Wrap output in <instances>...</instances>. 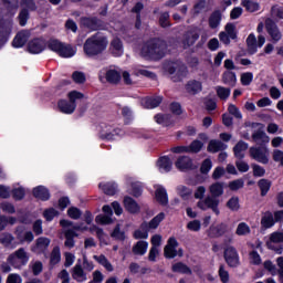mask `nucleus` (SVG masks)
Instances as JSON below:
<instances>
[{
  "label": "nucleus",
  "mask_w": 283,
  "mask_h": 283,
  "mask_svg": "<svg viewBox=\"0 0 283 283\" xmlns=\"http://www.w3.org/2000/svg\"><path fill=\"white\" fill-rule=\"evenodd\" d=\"M167 44L159 39H153L144 43L140 55L144 59H151L153 61H160L165 56Z\"/></svg>",
  "instance_id": "f257e3e1"
},
{
  "label": "nucleus",
  "mask_w": 283,
  "mask_h": 283,
  "mask_svg": "<svg viewBox=\"0 0 283 283\" xmlns=\"http://www.w3.org/2000/svg\"><path fill=\"white\" fill-rule=\"evenodd\" d=\"M107 38L102 35L101 33H96L91 38L86 39L84 43V54L88 57L98 56V54H103L107 50L108 45Z\"/></svg>",
  "instance_id": "f03ea898"
},
{
  "label": "nucleus",
  "mask_w": 283,
  "mask_h": 283,
  "mask_svg": "<svg viewBox=\"0 0 283 283\" xmlns=\"http://www.w3.org/2000/svg\"><path fill=\"white\" fill-rule=\"evenodd\" d=\"M60 224H61V227H63V229H66L64 231V235H65L64 245L67 249H74V244H75L74 238L78 237L76 231H87V227L81 226V224L73 226L72 221H70V220H61ZM70 227H72V229Z\"/></svg>",
  "instance_id": "7ed1b4c3"
},
{
  "label": "nucleus",
  "mask_w": 283,
  "mask_h": 283,
  "mask_svg": "<svg viewBox=\"0 0 283 283\" xmlns=\"http://www.w3.org/2000/svg\"><path fill=\"white\" fill-rule=\"evenodd\" d=\"M49 49L62 59H72V56L76 55V48L59 42L57 40H51L49 42Z\"/></svg>",
  "instance_id": "20e7f679"
},
{
  "label": "nucleus",
  "mask_w": 283,
  "mask_h": 283,
  "mask_svg": "<svg viewBox=\"0 0 283 283\" xmlns=\"http://www.w3.org/2000/svg\"><path fill=\"white\" fill-rule=\"evenodd\" d=\"M265 247L270 251H274L279 255L283 253V230L272 232L269 237H265Z\"/></svg>",
  "instance_id": "39448f33"
},
{
  "label": "nucleus",
  "mask_w": 283,
  "mask_h": 283,
  "mask_svg": "<svg viewBox=\"0 0 283 283\" xmlns=\"http://www.w3.org/2000/svg\"><path fill=\"white\" fill-rule=\"evenodd\" d=\"M29 260L30 259L28 258V253L25 252V249L20 248L8 256L7 262L13 269H23V265L28 264Z\"/></svg>",
  "instance_id": "423d86ee"
},
{
  "label": "nucleus",
  "mask_w": 283,
  "mask_h": 283,
  "mask_svg": "<svg viewBox=\"0 0 283 283\" xmlns=\"http://www.w3.org/2000/svg\"><path fill=\"white\" fill-rule=\"evenodd\" d=\"M197 207L201 211H209V209H211L212 213L218 216L220 213V199L208 195L205 199H201L197 202Z\"/></svg>",
  "instance_id": "0eeeda50"
},
{
  "label": "nucleus",
  "mask_w": 283,
  "mask_h": 283,
  "mask_svg": "<svg viewBox=\"0 0 283 283\" xmlns=\"http://www.w3.org/2000/svg\"><path fill=\"white\" fill-rule=\"evenodd\" d=\"M269 147L260 146V147H251L250 156L256 163H261V165H269Z\"/></svg>",
  "instance_id": "6e6552de"
},
{
  "label": "nucleus",
  "mask_w": 283,
  "mask_h": 283,
  "mask_svg": "<svg viewBox=\"0 0 283 283\" xmlns=\"http://www.w3.org/2000/svg\"><path fill=\"white\" fill-rule=\"evenodd\" d=\"M200 39V32L198 29H190L184 34L182 46L185 49L191 48L196 44V41Z\"/></svg>",
  "instance_id": "1a4fd4ad"
},
{
  "label": "nucleus",
  "mask_w": 283,
  "mask_h": 283,
  "mask_svg": "<svg viewBox=\"0 0 283 283\" xmlns=\"http://www.w3.org/2000/svg\"><path fill=\"white\" fill-rule=\"evenodd\" d=\"M224 260L230 266H238V264H240V255L238 254V250H235L233 247L226 248Z\"/></svg>",
  "instance_id": "9d476101"
},
{
  "label": "nucleus",
  "mask_w": 283,
  "mask_h": 283,
  "mask_svg": "<svg viewBox=\"0 0 283 283\" xmlns=\"http://www.w3.org/2000/svg\"><path fill=\"white\" fill-rule=\"evenodd\" d=\"M175 166L179 171H189L196 168V166H193V160H191L189 156L179 157L175 163Z\"/></svg>",
  "instance_id": "9b49d317"
},
{
  "label": "nucleus",
  "mask_w": 283,
  "mask_h": 283,
  "mask_svg": "<svg viewBox=\"0 0 283 283\" xmlns=\"http://www.w3.org/2000/svg\"><path fill=\"white\" fill-rule=\"evenodd\" d=\"M102 211H104L105 214H99L95 218V221L97 224H112V216H114V211L112 210V207L109 206H103Z\"/></svg>",
  "instance_id": "f8f14e48"
},
{
  "label": "nucleus",
  "mask_w": 283,
  "mask_h": 283,
  "mask_svg": "<svg viewBox=\"0 0 283 283\" xmlns=\"http://www.w3.org/2000/svg\"><path fill=\"white\" fill-rule=\"evenodd\" d=\"M176 249H178V241L176 240V238H170L164 249L165 258H168L169 260H172V258H176V255H178V252Z\"/></svg>",
  "instance_id": "ddd939ff"
},
{
  "label": "nucleus",
  "mask_w": 283,
  "mask_h": 283,
  "mask_svg": "<svg viewBox=\"0 0 283 283\" xmlns=\"http://www.w3.org/2000/svg\"><path fill=\"white\" fill-rule=\"evenodd\" d=\"M155 198L159 205L163 207H167L169 205V197L167 195V189L160 185L155 186Z\"/></svg>",
  "instance_id": "4468645a"
},
{
  "label": "nucleus",
  "mask_w": 283,
  "mask_h": 283,
  "mask_svg": "<svg viewBox=\"0 0 283 283\" xmlns=\"http://www.w3.org/2000/svg\"><path fill=\"white\" fill-rule=\"evenodd\" d=\"M172 167H174V163L168 156L160 157L157 160V168H158V171H160V174H169Z\"/></svg>",
  "instance_id": "2eb2a0df"
},
{
  "label": "nucleus",
  "mask_w": 283,
  "mask_h": 283,
  "mask_svg": "<svg viewBox=\"0 0 283 283\" xmlns=\"http://www.w3.org/2000/svg\"><path fill=\"white\" fill-rule=\"evenodd\" d=\"M265 28L271 39L274 40L275 43H277V41L282 39V33L280 32L276 23H273L272 21H266Z\"/></svg>",
  "instance_id": "dca6fc26"
},
{
  "label": "nucleus",
  "mask_w": 283,
  "mask_h": 283,
  "mask_svg": "<svg viewBox=\"0 0 283 283\" xmlns=\"http://www.w3.org/2000/svg\"><path fill=\"white\" fill-rule=\"evenodd\" d=\"M72 277L76 282H87V274L81 265V260L77 261V264L73 268Z\"/></svg>",
  "instance_id": "f3484780"
},
{
  "label": "nucleus",
  "mask_w": 283,
  "mask_h": 283,
  "mask_svg": "<svg viewBox=\"0 0 283 283\" xmlns=\"http://www.w3.org/2000/svg\"><path fill=\"white\" fill-rule=\"evenodd\" d=\"M186 92L196 96V94H200L202 92V82L198 80H190L186 84Z\"/></svg>",
  "instance_id": "a211bd4d"
},
{
  "label": "nucleus",
  "mask_w": 283,
  "mask_h": 283,
  "mask_svg": "<svg viewBox=\"0 0 283 283\" xmlns=\"http://www.w3.org/2000/svg\"><path fill=\"white\" fill-rule=\"evenodd\" d=\"M28 48L31 54H41L45 50V42L42 39H34L29 42Z\"/></svg>",
  "instance_id": "6ab92c4d"
},
{
  "label": "nucleus",
  "mask_w": 283,
  "mask_h": 283,
  "mask_svg": "<svg viewBox=\"0 0 283 283\" xmlns=\"http://www.w3.org/2000/svg\"><path fill=\"white\" fill-rule=\"evenodd\" d=\"M28 39H30V31H21L13 39L12 45L13 48H23L25 43H28Z\"/></svg>",
  "instance_id": "aec40b11"
},
{
  "label": "nucleus",
  "mask_w": 283,
  "mask_h": 283,
  "mask_svg": "<svg viewBox=\"0 0 283 283\" xmlns=\"http://www.w3.org/2000/svg\"><path fill=\"white\" fill-rule=\"evenodd\" d=\"M50 247V239L41 237L36 240L35 245L32 248L33 253H44Z\"/></svg>",
  "instance_id": "412c9836"
},
{
  "label": "nucleus",
  "mask_w": 283,
  "mask_h": 283,
  "mask_svg": "<svg viewBox=\"0 0 283 283\" xmlns=\"http://www.w3.org/2000/svg\"><path fill=\"white\" fill-rule=\"evenodd\" d=\"M252 140L261 147H264V145H269L271 138L269 137V135H266V133L262 130H256L252 134Z\"/></svg>",
  "instance_id": "4be33fe9"
},
{
  "label": "nucleus",
  "mask_w": 283,
  "mask_h": 283,
  "mask_svg": "<svg viewBox=\"0 0 283 283\" xmlns=\"http://www.w3.org/2000/svg\"><path fill=\"white\" fill-rule=\"evenodd\" d=\"M163 103V97L155 96V97H145L142 99V105L146 109H154L155 107H158Z\"/></svg>",
  "instance_id": "5701e85b"
},
{
  "label": "nucleus",
  "mask_w": 283,
  "mask_h": 283,
  "mask_svg": "<svg viewBox=\"0 0 283 283\" xmlns=\"http://www.w3.org/2000/svg\"><path fill=\"white\" fill-rule=\"evenodd\" d=\"M57 107L62 114H74L76 109V103L67 102L65 99H61L57 103Z\"/></svg>",
  "instance_id": "b1692460"
},
{
  "label": "nucleus",
  "mask_w": 283,
  "mask_h": 283,
  "mask_svg": "<svg viewBox=\"0 0 283 283\" xmlns=\"http://www.w3.org/2000/svg\"><path fill=\"white\" fill-rule=\"evenodd\" d=\"M209 193L212 198H220V196L224 195V184L217 181L209 186Z\"/></svg>",
  "instance_id": "393cba45"
},
{
  "label": "nucleus",
  "mask_w": 283,
  "mask_h": 283,
  "mask_svg": "<svg viewBox=\"0 0 283 283\" xmlns=\"http://www.w3.org/2000/svg\"><path fill=\"white\" fill-rule=\"evenodd\" d=\"M111 52L115 56H123L125 49L123 48V42L120 41V39L115 38L111 42Z\"/></svg>",
  "instance_id": "a878e982"
},
{
  "label": "nucleus",
  "mask_w": 283,
  "mask_h": 283,
  "mask_svg": "<svg viewBox=\"0 0 283 283\" xmlns=\"http://www.w3.org/2000/svg\"><path fill=\"white\" fill-rule=\"evenodd\" d=\"M261 227L263 229H272L275 227V219L273 217V212L266 211L261 218Z\"/></svg>",
  "instance_id": "bb28decb"
},
{
  "label": "nucleus",
  "mask_w": 283,
  "mask_h": 283,
  "mask_svg": "<svg viewBox=\"0 0 283 283\" xmlns=\"http://www.w3.org/2000/svg\"><path fill=\"white\" fill-rule=\"evenodd\" d=\"M241 6L247 12H260L261 6L258 0H241Z\"/></svg>",
  "instance_id": "cd10ccee"
},
{
  "label": "nucleus",
  "mask_w": 283,
  "mask_h": 283,
  "mask_svg": "<svg viewBox=\"0 0 283 283\" xmlns=\"http://www.w3.org/2000/svg\"><path fill=\"white\" fill-rule=\"evenodd\" d=\"M124 207L129 213H138V211H140V206H138V202L130 197L124 198Z\"/></svg>",
  "instance_id": "c85d7f7f"
},
{
  "label": "nucleus",
  "mask_w": 283,
  "mask_h": 283,
  "mask_svg": "<svg viewBox=\"0 0 283 283\" xmlns=\"http://www.w3.org/2000/svg\"><path fill=\"white\" fill-rule=\"evenodd\" d=\"M222 82L224 85H229V87H235V83H238V76L234 72L226 71L222 74Z\"/></svg>",
  "instance_id": "c756f323"
},
{
  "label": "nucleus",
  "mask_w": 283,
  "mask_h": 283,
  "mask_svg": "<svg viewBox=\"0 0 283 283\" xmlns=\"http://www.w3.org/2000/svg\"><path fill=\"white\" fill-rule=\"evenodd\" d=\"M227 149V144L221 140L212 139L209 142L208 151L211 154H217V151H224Z\"/></svg>",
  "instance_id": "7c9ffc66"
},
{
  "label": "nucleus",
  "mask_w": 283,
  "mask_h": 283,
  "mask_svg": "<svg viewBox=\"0 0 283 283\" xmlns=\"http://www.w3.org/2000/svg\"><path fill=\"white\" fill-rule=\"evenodd\" d=\"M33 196L38 198V200H50V191L43 186L35 187L33 189Z\"/></svg>",
  "instance_id": "2f4dec72"
},
{
  "label": "nucleus",
  "mask_w": 283,
  "mask_h": 283,
  "mask_svg": "<svg viewBox=\"0 0 283 283\" xmlns=\"http://www.w3.org/2000/svg\"><path fill=\"white\" fill-rule=\"evenodd\" d=\"M249 149V144L247 142L240 140L233 148L235 158L242 160L244 158V153Z\"/></svg>",
  "instance_id": "473e14b6"
},
{
  "label": "nucleus",
  "mask_w": 283,
  "mask_h": 283,
  "mask_svg": "<svg viewBox=\"0 0 283 283\" xmlns=\"http://www.w3.org/2000/svg\"><path fill=\"white\" fill-rule=\"evenodd\" d=\"M224 233H227V223L211 226L209 229V235L212 238H219L220 235H224Z\"/></svg>",
  "instance_id": "72a5a7b5"
},
{
  "label": "nucleus",
  "mask_w": 283,
  "mask_h": 283,
  "mask_svg": "<svg viewBox=\"0 0 283 283\" xmlns=\"http://www.w3.org/2000/svg\"><path fill=\"white\" fill-rule=\"evenodd\" d=\"M176 191H177V195L184 200H189L191 196H193V189L185 185L177 186Z\"/></svg>",
  "instance_id": "f704fd0d"
},
{
  "label": "nucleus",
  "mask_w": 283,
  "mask_h": 283,
  "mask_svg": "<svg viewBox=\"0 0 283 283\" xmlns=\"http://www.w3.org/2000/svg\"><path fill=\"white\" fill-rule=\"evenodd\" d=\"M247 45L249 54H255L258 52V38L251 33L247 38Z\"/></svg>",
  "instance_id": "c9c22d12"
},
{
  "label": "nucleus",
  "mask_w": 283,
  "mask_h": 283,
  "mask_svg": "<svg viewBox=\"0 0 283 283\" xmlns=\"http://www.w3.org/2000/svg\"><path fill=\"white\" fill-rule=\"evenodd\" d=\"M147 249H149V243L147 241H138L133 247V253L135 255H145V253H147Z\"/></svg>",
  "instance_id": "e433bc0d"
},
{
  "label": "nucleus",
  "mask_w": 283,
  "mask_h": 283,
  "mask_svg": "<svg viewBox=\"0 0 283 283\" xmlns=\"http://www.w3.org/2000/svg\"><path fill=\"white\" fill-rule=\"evenodd\" d=\"M172 272L181 273L182 275H191V273H192L191 269L182 262H177V263L172 264Z\"/></svg>",
  "instance_id": "4c0bfd02"
},
{
  "label": "nucleus",
  "mask_w": 283,
  "mask_h": 283,
  "mask_svg": "<svg viewBox=\"0 0 283 283\" xmlns=\"http://www.w3.org/2000/svg\"><path fill=\"white\" fill-rule=\"evenodd\" d=\"M15 234L20 242H32V240H34V234L32 233V231L21 232V228L17 229Z\"/></svg>",
  "instance_id": "58836bf2"
},
{
  "label": "nucleus",
  "mask_w": 283,
  "mask_h": 283,
  "mask_svg": "<svg viewBox=\"0 0 283 283\" xmlns=\"http://www.w3.org/2000/svg\"><path fill=\"white\" fill-rule=\"evenodd\" d=\"M134 238L136 240H147V238H149V230L147 228V223H143L140 229L134 232Z\"/></svg>",
  "instance_id": "ea45409f"
},
{
  "label": "nucleus",
  "mask_w": 283,
  "mask_h": 283,
  "mask_svg": "<svg viewBox=\"0 0 283 283\" xmlns=\"http://www.w3.org/2000/svg\"><path fill=\"white\" fill-rule=\"evenodd\" d=\"M129 185H130V190H129L130 196H134L135 198H139V196H143V186H140V182L129 180Z\"/></svg>",
  "instance_id": "a19ab883"
},
{
  "label": "nucleus",
  "mask_w": 283,
  "mask_h": 283,
  "mask_svg": "<svg viewBox=\"0 0 283 283\" xmlns=\"http://www.w3.org/2000/svg\"><path fill=\"white\" fill-rule=\"evenodd\" d=\"M99 189H102L106 196H114V193H116L117 186L114 182L99 184Z\"/></svg>",
  "instance_id": "79ce46f5"
},
{
  "label": "nucleus",
  "mask_w": 283,
  "mask_h": 283,
  "mask_svg": "<svg viewBox=\"0 0 283 283\" xmlns=\"http://www.w3.org/2000/svg\"><path fill=\"white\" fill-rule=\"evenodd\" d=\"M271 180L269 179H261L258 181V187L261 191V196H266V193H269V191L271 190Z\"/></svg>",
  "instance_id": "37998d69"
},
{
  "label": "nucleus",
  "mask_w": 283,
  "mask_h": 283,
  "mask_svg": "<svg viewBox=\"0 0 283 283\" xmlns=\"http://www.w3.org/2000/svg\"><path fill=\"white\" fill-rule=\"evenodd\" d=\"M82 25H84V28H88V30H98V19L84 18L82 19Z\"/></svg>",
  "instance_id": "c03bdc74"
},
{
  "label": "nucleus",
  "mask_w": 283,
  "mask_h": 283,
  "mask_svg": "<svg viewBox=\"0 0 283 283\" xmlns=\"http://www.w3.org/2000/svg\"><path fill=\"white\" fill-rule=\"evenodd\" d=\"M235 233L240 237L249 235L251 233V227L247 222H241L237 226Z\"/></svg>",
  "instance_id": "a18cd8bd"
},
{
  "label": "nucleus",
  "mask_w": 283,
  "mask_h": 283,
  "mask_svg": "<svg viewBox=\"0 0 283 283\" xmlns=\"http://www.w3.org/2000/svg\"><path fill=\"white\" fill-rule=\"evenodd\" d=\"M106 81L108 83H118L120 81V73L116 70H108L106 72Z\"/></svg>",
  "instance_id": "49530a36"
},
{
  "label": "nucleus",
  "mask_w": 283,
  "mask_h": 283,
  "mask_svg": "<svg viewBox=\"0 0 283 283\" xmlns=\"http://www.w3.org/2000/svg\"><path fill=\"white\" fill-rule=\"evenodd\" d=\"M163 220H165V212H160L155 218H153L151 221L147 223V229H158V226Z\"/></svg>",
  "instance_id": "de8ad7c7"
},
{
  "label": "nucleus",
  "mask_w": 283,
  "mask_h": 283,
  "mask_svg": "<svg viewBox=\"0 0 283 283\" xmlns=\"http://www.w3.org/2000/svg\"><path fill=\"white\" fill-rule=\"evenodd\" d=\"M216 92H217V96H219L221 101H227V98L231 96V88L217 86Z\"/></svg>",
  "instance_id": "09e8293b"
},
{
  "label": "nucleus",
  "mask_w": 283,
  "mask_h": 283,
  "mask_svg": "<svg viewBox=\"0 0 283 283\" xmlns=\"http://www.w3.org/2000/svg\"><path fill=\"white\" fill-rule=\"evenodd\" d=\"M3 4L10 14H14L19 8V0H3Z\"/></svg>",
  "instance_id": "8fccbe9b"
},
{
  "label": "nucleus",
  "mask_w": 283,
  "mask_h": 283,
  "mask_svg": "<svg viewBox=\"0 0 283 283\" xmlns=\"http://www.w3.org/2000/svg\"><path fill=\"white\" fill-rule=\"evenodd\" d=\"M228 209L230 211H240V199L238 197H232L227 202Z\"/></svg>",
  "instance_id": "3c124183"
},
{
  "label": "nucleus",
  "mask_w": 283,
  "mask_h": 283,
  "mask_svg": "<svg viewBox=\"0 0 283 283\" xmlns=\"http://www.w3.org/2000/svg\"><path fill=\"white\" fill-rule=\"evenodd\" d=\"M220 21H222L220 13H218V12L212 13L209 19L210 28H212V30L218 28V25H220Z\"/></svg>",
  "instance_id": "603ef678"
},
{
  "label": "nucleus",
  "mask_w": 283,
  "mask_h": 283,
  "mask_svg": "<svg viewBox=\"0 0 283 283\" xmlns=\"http://www.w3.org/2000/svg\"><path fill=\"white\" fill-rule=\"evenodd\" d=\"M205 146V144H202V142L200 140H193L189 146H188V153L189 154H198V151H200V149H202V147Z\"/></svg>",
  "instance_id": "864d4df0"
},
{
  "label": "nucleus",
  "mask_w": 283,
  "mask_h": 283,
  "mask_svg": "<svg viewBox=\"0 0 283 283\" xmlns=\"http://www.w3.org/2000/svg\"><path fill=\"white\" fill-rule=\"evenodd\" d=\"M61 262V248L55 247L51 253V264H59Z\"/></svg>",
  "instance_id": "5fc2aeb1"
},
{
  "label": "nucleus",
  "mask_w": 283,
  "mask_h": 283,
  "mask_svg": "<svg viewBox=\"0 0 283 283\" xmlns=\"http://www.w3.org/2000/svg\"><path fill=\"white\" fill-rule=\"evenodd\" d=\"M11 193L15 200H23L25 198V188L18 187L11 190Z\"/></svg>",
  "instance_id": "6e6d98bb"
},
{
  "label": "nucleus",
  "mask_w": 283,
  "mask_h": 283,
  "mask_svg": "<svg viewBox=\"0 0 283 283\" xmlns=\"http://www.w3.org/2000/svg\"><path fill=\"white\" fill-rule=\"evenodd\" d=\"M253 83V73L245 72L241 74V85H244L245 87L251 85Z\"/></svg>",
  "instance_id": "4d7b16f0"
},
{
  "label": "nucleus",
  "mask_w": 283,
  "mask_h": 283,
  "mask_svg": "<svg viewBox=\"0 0 283 283\" xmlns=\"http://www.w3.org/2000/svg\"><path fill=\"white\" fill-rule=\"evenodd\" d=\"M205 193H207V188L205 186H198L193 192V198L196 200H205Z\"/></svg>",
  "instance_id": "13d9d810"
},
{
  "label": "nucleus",
  "mask_w": 283,
  "mask_h": 283,
  "mask_svg": "<svg viewBox=\"0 0 283 283\" xmlns=\"http://www.w3.org/2000/svg\"><path fill=\"white\" fill-rule=\"evenodd\" d=\"M252 170H253V176L255 178H262V176H264L266 174V170L264 169V167H262L258 164L252 165Z\"/></svg>",
  "instance_id": "bf43d9fd"
},
{
  "label": "nucleus",
  "mask_w": 283,
  "mask_h": 283,
  "mask_svg": "<svg viewBox=\"0 0 283 283\" xmlns=\"http://www.w3.org/2000/svg\"><path fill=\"white\" fill-rule=\"evenodd\" d=\"M271 15L273 19H283V7L275 4L271 9Z\"/></svg>",
  "instance_id": "052dcab7"
},
{
  "label": "nucleus",
  "mask_w": 283,
  "mask_h": 283,
  "mask_svg": "<svg viewBox=\"0 0 283 283\" xmlns=\"http://www.w3.org/2000/svg\"><path fill=\"white\" fill-rule=\"evenodd\" d=\"M82 98H85V95L81 92L72 91L69 93L70 103H76V101H82Z\"/></svg>",
  "instance_id": "680f3d73"
},
{
  "label": "nucleus",
  "mask_w": 283,
  "mask_h": 283,
  "mask_svg": "<svg viewBox=\"0 0 283 283\" xmlns=\"http://www.w3.org/2000/svg\"><path fill=\"white\" fill-rule=\"evenodd\" d=\"M224 30L226 31L223 32H226V34H228L232 40L238 39V33L235 32V24L228 23Z\"/></svg>",
  "instance_id": "e2e57ef3"
},
{
  "label": "nucleus",
  "mask_w": 283,
  "mask_h": 283,
  "mask_svg": "<svg viewBox=\"0 0 283 283\" xmlns=\"http://www.w3.org/2000/svg\"><path fill=\"white\" fill-rule=\"evenodd\" d=\"M159 24L161 28H169L171 23L169 22V12H164L159 17Z\"/></svg>",
  "instance_id": "0e129e2a"
},
{
  "label": "nucleus",
  "mask_w": 283,
  "mask_h": 283,
  "mask_svg": "<svg viewBox=\"0 0 283 283\" xmlns=\"http://www.w3.org/2000/svg\"><path fill=\"white\" fill-rule=\"evenodd\" d=\"M272 158L274 163H277L281 167H283V150L274 149L272 153Z\"/></svg>",
  "instance_id": "69168bd1"
},
{
  "label": "nucleus",
  "mask_w": 283,
  "mask_h": 283,
  "mask_svg": "<svg viewBox=\"0 0 283 283\" xmlns=\"http://www.w3.org/2000/svg\"><path fill=\"white\" fill-rule=\"evenodd\" d=\"M0 209L4 212V213H14L17 210L14 209V205L4 201L2 203H0Z\"/></svg>",
  "instance_id": "338daca9"
},
{
  "label": "nucleus",
  "mask_w": 283,
  "mask_h": 283,
  "mask_svg": "<svg viewBox=\"0 0 283 283\" xmlns=\"http://www.w3.org/2000/svg\"><path fill=\"white\" fill-rule=\"evenodd\" d=\"M7 283H23V279H21V275L17 273L9 274L7 279Z\"/></svg>",
  "instance_id": "774afa93"
}]
</instances>
